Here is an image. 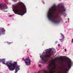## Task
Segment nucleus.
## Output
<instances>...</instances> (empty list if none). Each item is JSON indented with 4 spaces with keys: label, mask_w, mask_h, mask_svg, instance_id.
Returning a JSON list of instances; mask_svg holds the SVG:
<instances>
[{
    "label": "nucleus",
    "mask_w": 73,
    "mask_h": 73,
    "mask_svg": "<svg viewBox=\"0 0 73 73\" xmlns=\"http://www.w3.org/2000/svg\"><path fill=\"white\" fill-rule=\"evenodd\" d=\"M56 5H53L50 8H49L47 12V17L49 20H50L53 23L58 24L61 20L60 16L63 15L66 16L67 15L65 12L67 11V8L63 3H59L55 7Z\"/></svg>",
    "instance_id": "1"
},
{
    "label": "nucleus",
    "mask_w": 73,
    "mask_h": 73,
    "mask_svg": "<svg viewBox=\"0 0 73 73\" xmlns=\"http://www.w3.org/2000/svg\"><path fill=\"white\" fill-rule=\"evenodd\" d=\"M13 11L15 14L19 13V15L23 16L27 13V7L22 2H19L13 5Z\"/></svg>",
    "instance_id": "2"
},
{
    "label": "nucleus",
    "mask_w": 73,
    "mask_h": 73,
    "mask_svg": "<svg viewBox=\"0 0 73 73\" xmlns=\"http://www.w3.org/2000/svg\"><path fill=\"white\" fill-rule=\"evenodd\" d=\"M5 59H0V62H1L3 64L7 65L10 71H13L15 69V73H17L18 71L20 70V66L18 65L17 62H14V63L12 64V61L10 60L7 62L5 63Z\"/></svg>",
    "instance_id": "3"
},
{
    "label": "nucleus",
    "mask_w": 73,
    "mask_h": 73,
    "mask_svg": "<svg viewBox=\"0 0 73 73\" xmlns=\"http://www.w3.org/2000/svg\"><path fill=\"white\" fill-rule=\"evenodd\" d=\"M52 48H50L44 51L42 54H40V57L42 61H39V62L42 63L44 65L48 64V58H50V56L51 55L50 52L52 51Z\"/></svg>",
    "instance_id": "4"
},
{
    "label": "nucleus",
    "mask_w": 73,
    "mask_h": 73,
    "mask_svg": "<svg viewBox=\"0 0 73 73\" xmlns=\"http://www.w3.org/2000/svg\"><path fill=\"white\" fill-rule=\"evenodd\" d=\"M64 64L62 67V70L63 72L65 71V70L66 69L67 71H69V70L71 68L72 66H73V62L70 59L68 58V60H65L64 61Z\"/></svg>",
    "instance_id": "5"
},
{
    "label": "nucleus",
    "mask_w": 73,
    "mask_h": 73,
    "mask_svg": "<svg viewBox=\"0 0 73 73\" xmlns=\"http://www.w3.org/2000/svg\"><path fill=\"white\" fill-rule=\"evenodd\" d=\"M22 60L24 61L25 62L27 66H29L31 65V60L29 57H28L27 58L24 59V58L22 59Z\"/></svg>",
    "instance_id": "6"
},
{
    "label": "nucleus",
    "mask_w": 73,
    "mask_h": 73,
    "mask_svg": "<svg viewBox=\"0 0 73 73\" xmlns=\"http://www.w3.org/2000/svg\"><path fill=\"white\" fill-rule=\"evenodd\" d=\"M5 30L4 28L0 27V35H4Z\"/></svg>",
    "instance_id": "7"
},
{
    "label": "nucleus",
    "mask_w": 73,
    "mask_h": 73,
    "mask_svg": "<svg viewBox=\"0 0 73 73\" xmlns=\"http://www.w3.org/2000/svg\"><path fill=\"white\" fill-rule=\"evenodd\" d=\"M60 35L61 36H60V38L62 39H64V38H65V36H64V35L62 33H60Z\"/></svg>",
    "instance_id": "8"
},
{
    "label": "nucleus",
    "mask_w": 73,
    "mask_h": 73,
    "mask_svg": "<svg viewBox=\"0 0 73 73\" xmlns=\"http://www.w3.org/2000/svg\"><path fill=\"white\" fill-rule=\"evenodd\" d=\"M63 40H64V39H62V38L59 39V40L60 41V42H63Z\"/></svg>",
    "instance_id": "9"
},
{
    "label": "nucleus",
    "mask_w": 73,
    "mask_h": 73,
    "mask_svg": "<svg viewBox=\"0 0 73 73\" xmlns=\"http://www.w3.org/2000/svg\"><path fill=\"white\" fill-rule=\"evenodd\" d=\"M48 69H50V71H51V70H52V69H53L52 68H51L50 67H49L48 68Z\"/></svg>",
    "instance_id": "10"
},
{
    "label": "nucleus",
    "mask_w": 73,
    "mask_h": 73,
    "mask_svg": "<svg viewBox=\"0 0 73 73\" xmlns=\"http://www.w3.org/2000/svg\"><path fill=\"white\" fill-rule=\"evenodd\" d=\"M11 43H12V42H7V44L8 45H10V44H11Z\"/></svg>",
    "instance_id": "11"
},
{
    "label": "nucleus",
    "mask_w": 73,
    "mask_h": 73,
    "mask_svg": "<svg viewBox=\"0 0 73 73\" xmlns=\"http://www.w3.org/2000/svg\"><path fill=\"white\" fill-rule=\"evenodd\" d=\"M42 3L43 4H45V2L43 0H42Z\"/></svg>",
    "instance_id": "12"
},
{
    "label": "nucleus",
    "mask_w": 73,
    "mask_h": 73,
    "mask_svg": "<svg viewBox=\"0 0 73 73\" xmlns=\"http://www.w3.org/2000/svg\"><path fill=\"white\" fill-rule=\"evenodd\" d=\"M13 1H14V2H16V0H12Z\"/></svg>",
    "instance_id": "13"
},
{
    "label": "nucleus",
    "mask_w": 73,
    "mask_h": 73,
    "mask_svg": "<svg viewBox=\"0 0 73 73\" xmlns=\"http://www.w3.org/2000/svg\"><path fill=\"white\" fill-rule=\"evenodd\" d=\"M39 66V67H40H40H41V65L40 64L39 65V66Z\"/></svg>",
    "instance_id": "14"
},
{
    "label": "nucleus",
    "mask_w": 73,
    "mask_h": 73,
    "mask_svg": "<svg viewBox=\"0 0 73 73\" xmlns=\"http://www.w3.org/2000/svg\"><path fill=\"white\" fill-rule=\"evenodd\" d=\"M44 72L45 73H47V72L46 71H45Z\"/></svg>",
    "instance_id": "15"
},
{
    "label": "nucleus",
    "mask_w": 73,
    "mask_h": 73,
    "mask_svg": "<svg viewBox=\"0 0 73 73\" xmlns=\"http://www.w3.org/2000/svg\"><path fill=\"white\" fill-rule=\"evenodd\" d=\"M55 44H57V43H58V42H57V41H56L55 42Z\"/></svg>",
    "instance_id": "16"
},
{
    "label": "nucleus",
    "mask_w": 73,
    "mask_h": 73,
    "mask_svg": "<svg viewBox=\"0 0 73 73\" xmlns=\"http://www.w3.org/2000/svg\"><path fill=\"white\" fill-rule=\"evenodd\" d=\"M64 50L65 52H66L67 50H66V49H64Z\"/></svg>",
    "instance_id": "17"
},
{
    "label": "nucleus",
    "mask_w": 73,
    "mask_h": 73,
    "mask_svg": "<svg viewBox=\"0 0 73 73\" xmlns=\"http://www.w3.org/2000/svg\"><path fill=\"white\" fill-rule=\"evenodd\" d=\"M9 17H12V15H9Z\"/></svg>",
    "instance_id": "18"
},
{
    "label": "nucleus",
    "mask_w": 73,
    "mask_h": 73,
    "mask_svg": "<svg viewBox=\"0 0 73 73\" xmlns=\"http://www.w3.org/2000/svg\"><path fill=\"white\" fill-rule=\"evenodd\" d=\"M58 46H60V44H59L58 45Z\"/></svg>",
    "instance_id": "19"
},
{
    "label": "nucleus",
    "mask_w": 73,
    "mask_h": 73,
    "mask_svg": "<svg viewBox=\"0 0 73 73\" xmlns=\"http://www.w3.org/2000/svg\"><path fill=\"white\" fill-rule=\"evenodd\" d=\"M52 53H54V52L52 51Z\"/></svg>",
    "instance_id": "20"
},
{
    "label": "nucleus",
    "mask_w": 73,
    "mask_h": 73,
    "mask_svg": "<svg viewBox=\"0 0 73 73\" xmlns=\"http://www.w3.org/2000/svg\"><path fill=\"white\" fill-rule=\"evenodd\" d=\"M73 42V40H72V42Z\"/></svg>",
    "instance_id": "21"
},
{
    "label": "nucleus",
    "mask_w": 73,
    "mask_h": 73,
    "mask_svg": "<svg viewBox=\"0 0 73 73\" xmlns=\"http://www.w3.org/2000/svg\"><path fill=\"white\" fill-rule=\"evenodd\" d=\"M72 41H73V39H72Z\"/></svg>",
    "instance_id": "22"
},
{
    "label": "nucleus",
    "mask_w": 73,
    "mask_h": 73,
    "mask_svg": "<svg viewBox=\"0 0 73 73\" xmlns=\"http://www.w3.org/2000/svg\"><path fill=\"white\" fill-rule=\"evenodd\" d=\"M68 20H69V19H68Z\"/></svg>",
    "instance_id": "23"
},
{
    "label": "nucleus",
    "mask_w": 73,
    "mask_h": 73,
    "mask_svg": "<svg viewBox=\"0 0 73 73\" xmlns=\"http://www.w3.org/2000/svg\"><path fill=\"white\" fill-rule=\"evenodd\" d=\"M54 50V51H55V50Z\"/></svg>",
    "instance_id": "24"
},
{
    "label": "nucleus",
    "mask_w": 73,
    "mask_h": 73,
    "mask_svg": "<svg viewBox=\"0 0 73 73\" xmlns=\"http://www.w3.org/2000/svg\"><path fill=\"white\" fill-rule=\"evenodd\" d=\"M64 48H63V49H64Z\"/></svg>",
    "instance_id": "25"
}]
</instances>
